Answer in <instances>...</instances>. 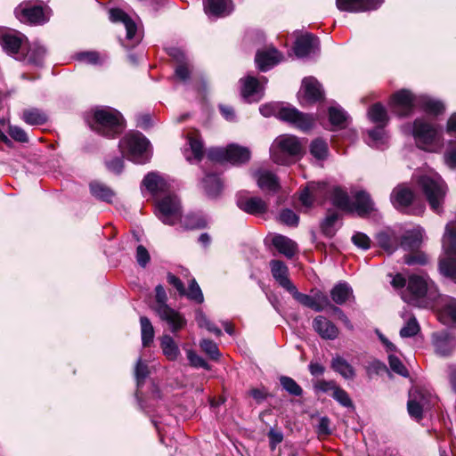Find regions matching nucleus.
<instances>
[{"label":"nucleus","mask_w":456,"mask_h":456,"mask_svg":"<svg viewBox=\"0 0 456 456\" xmlns=\"http://www.w3.org/2000/svg\"><path fill=\"white\" fill-rule=\"evenodd\" d=\"M391 285L402 289V299L409 305L419 307H433L440 294L436 283L427 273H412L406 280L402 274L395 275Z\"/></svg>","instance_id":"1"},{"label":"nucleus","mask_w":456,"mask_h":456,"mask_svg":"<svg viewBox=\"0 0 456 456\" xmlns=\"http://www.w3.org/2000/svg\"><path fill=\"white\" fill-rule=\"evenodd\" d=\"M393 111L400 117L410 115L415 107H419L431 114L444 111V104L426 95L415 96L409 90L403 89L395 93L390 102Z\"/></svg>","instance_id":"2"},{"label":"nucleus","mask_w":456,"mask_h":456,"mask_svg":"<svg viewBox=\"0 0 456 456\" xmlns=\"http://www.w3.org/2000/svg\"><path fill=\"white\" fill-rule=\"evenodd\" d=\"M323 194L329 195L330 201L337 208L349 213L355 212L360 216L368 215L374 208L370 195L362 191L355 193L354 202L350 201L347 192L338 186L328 187L325 184Z\"/></svg>","instance_id":"3"},{"label":"nucleus","mask_w":456,"mask_h":456,"mask_svg":"<svg viewBox=\"0 0 456 456\" xmlns=\"http://www.w3.org/2000/svg\"><path fill=\"white\" fill-rule=\"evenodd\" d=\"M260 113L265 117L275 116L279 119L288 122L301 131L310 130L315 118L313 115L305 114L291 106H281L278 103H268L259 108Z\"/></svg>","instance_id":"4"},{"label":"nucleus","mask_w":456,"mask_h":456,"mask_svg":"<svg viewBox=\"0 0 456 456\" xmlns=\"http://www.w3.org/2000/svg\"><path fill=\"white\" fill-rule=\"evenodd\" d=\"M304 150L300 140L295 135L278 136L271 145L270 155L273 162L279 165H289L299 159Z\"/></svg>","instance_id":"5"},{"label":"nucleus","mask_w":456,"mask_h":456,"mask_svg":"<svg viewBox=\"0 0 456 456\" xmlns=\"http://www.w3.org/2000/svg\"><path fill=\"white\" fill-rule=\"evenodd\" d=\"M90 126L97 133L112 137L121 133L124 128V120L121 114L115 109L102 107L94 111Z\"/></svg>","instance_id":"6"},{"label":"nucleus","mask_w":456,"mask_h":456,"mask_svg":"<svg viewBox=\"0 0 456 456\" xmlns=\"http://www.w3.org/2000/svg\"><path fill=\"white\" fill-rule=\"evenodd\" d=\"M431 208L440 213L447 191V187L442 177L435 172L421 175L418 181Z\"/></svg>","instance_id":"7"},{"label":"nucleus","mask_w":456,"mask_h":456,"mask_svg":"<svg viewBox=\"0 0 456 456\" xmlns=\"http://www.w3.org/2000/svg\"><path fill=\"white\" fill-rule=\"evenodd\" d=\"M150 142L139 132H130L119 142V149L129 160L142 164L148 161Z\"/></svg>","instance_id":"8"},{"label":"nucleus","mask_w":456,"mask_h":456,"mask_svg":"<svg viewBox=\"0 0 456 456\" xmlns=\"http://www.w3.org/2000/svg\"><path fill=\"white\" fill-rule=\"evenodd\" d=\"M412 135L419 148L436 151L442 147V137L436 128L424 119L417 118L411 130Z\"/></svg>","instance_id":"9"},{"label":"nucleus","mask_w":456,"mask_h":456,"mask_svg":"<svg viewBox=\"0 0 456 456\" xmlns=\"http://www.w3.org/2000/svg\"><path fill=\"white\" fill-rule=\"evenodd\" d=\"M155 293L156 304L153 308L159 317L169 325L172 332L183 329L186 324V320L180 313L167 305V296L163 286L158 285L155 288Z\"/></svg>","instance_id":"10"},{"label":"nucleus","mask_w":456,"mask_h":456,"mask_svg":"<svg viewBox=\"0 0 456 456\" xmlns=\"http://www.w3.org/2000/svg\"><path fill=\"white\" fill-rule=\"evenodd\" d=\"M156 215L165 224L175 225L182 219V207L178 197L168 193L157 200Z\"/></svg>","instance_id":"11"},{"label":"nucleus","mask_w":456,"mask_h":456,"mask_svg":"<svg viewBox=\"0 0 456 456\" xmlns=\"http://www.w3.org/2000/svg\"><path fill=\"white\" fill-rule=\"evenodd\" d=\"M208 157L212 160L224 162L227 161L233 165L247 163L251 157L250 151L237 144H230L226 148L211 149Z\"/></svg>","instance_id":"12"},{"label":"nucleus","mask_w":456,"mask_h":456,"mask_svg":"<svg viewBox=\"0 0 456 456\" xmlns=\"http://www.w3.org/2000/svg\"><path fill=\"white\" fill-rule=\"evenodd\" d=\"M298 97L302 105L314 103L323 98L322 87L316 78L305 77L302 81Z\"/></svg>","instance_id":"13"},{"label":"nucleus","mask_w":456,"mask_h":456,"mask_svg":"<svg viewBox=\"0 0 456 456\" xmlns=\"http://www.w3.org/2000/svg\"><path fill=\"white\" fill-rule=\"evenodd\" d=\"M16 18L23 23L42 24L45 22L44 10L41 6L30 4H20L14 10Z\"/></svg>","instance_id":"14"},{"label":"nucleus","mask_w":456,"mask_h":456,"mask_svg":"<svg viewBox=\"0 0 456 456\" xmlns=\"http://www.w3.org/2000/svg\"><path fill=\"white\" fill-rule=\"evenodd\" d=\"M290 294L298 303L304 306L313 309L315 312H321L330 305L329 297L322 291H316L310 296L298 292L296 288Z\"/></svg>","instance_id":"15"},{"label":"nucleus","mask_w":456,"mask_h":456,"mask_svg":"<svg viewBox=\"0 0 456 456\" xmlns=\"http://www.w3.org/2000/svg\"><path fill=\"white\" fill-rule=\"evenodd\" d=\"M110 19L113 22H121L126 30V39L132 41L131 45L138 44L141 40L137 33V27L134 21L122 10L111 9L110 11Z\"/></svg>","instance_id":"16"},{"label":"nucleus","mask_w":456,"mask_h":456,"mask_svg":"<svg viewBox=\"0 0 456 456\" xmlns=\"http://www.w3.org/2000/svg\"><path fill=\"white\" fill-rule=\"evenodd\" d=\"M383 0H336L337 8L341 12H362L375 10Z\"/></svg>","instance_id":"17"},{"label":"nucleus","mask_w":456,"mask_h":456,"mask_svg":"<svg viewBox=\"0 0 456 456\" xmlns=\"http://www.w3.org/2000/svg\"><path fill=\"white\" fill-rule=\"evenodd\" d=\"M432 343L437 354L448 356L456 348V337L445 330L436 332L432 336Z\"/></svg>","instance_id":"18"},{"label":"nucleus","mask_w":456,"mask_h":456,"mask_svg":"<svg viewBox=\"0 0 456 456\" xmlns=\"http://www.w3.org/2000/svg\"><path fill=\"white\" fill-rule=\"evenodd\" d=\"M240 82L241 84L240 94L247 102L260 101L263 97V87L258 79L248 76L240 78Z\"/></svg>","instance_id":"19"},{"label":"nucleus","mask_w":456,"mask_h":456,"mask_svg":"<svg viewBox=\"0 0 456 456\" xmlns=\"http://www.w3.org/2000/svg\"><path fill=\"white\" fill-rule=\"evenodd\" d=\"M237 206L242 211L254 216L266 213L268 205L260 197H247L240 195L237 199Z\"/></svg>","instance_id":"20"},{"label":"nucleus","mask_w":456,"mask_h":456,"mask_svg":"<svg viewBox=\"0 0 456 456\" xmlns=\"http://www.w3.org/2000/svg\"><path fill=\"white\" fill-rule=\"evenodd\" d=\"M318 48V37L306 33L297 38L294 45V53L298 58H304L315 53Z\"/></svg>","instance_id":"21"},{"label":"nucleus","mask_w":456,"mask_h":456,"mask_svg":"<svg viewBox=\"0 0 456 456\" xmlns=\"http://www.w3.org/2000/svg\"><path fill=\"white\" fill-rule=\"evenodd\" d=\"M25 40V36L12 29H0V45L9 53H17Z\"/></svg>","instance_id":"22"},{"label":"nucleus","mask_w":456,"mask_h":456,"mask_svg":"<svg viewBox=\"0 0 456 456\" xmlns=\"http://www.w3.org/2000/svg\"><path fill=\"white\" fill-rule=\"evenodd\" d=\"M271 273L274 280L281 287L291 293L296 286L289 279V269L287 265L280 260H272L270 262Z\"/></svg>","instance_id":"23"},{"label":"nucleus","mask_w":456,"mask_h":456,"mask_svg":"<svg viewBox=\"0 0 456 456\" xmlns=\"http://www.w3.org/2000/svg\"><path fill=\"white\" fill-rule=\"evenodd\" d=\"M257 186L263 191L276 192L280 189V183L277 176L267 169H259L253 173Z\"/></svg>","instance_id":"24"},{"label":"nucleus","mask_w":456,"mask_h":456,"mask_svg":"<svg viewBox=\"0 0 456 456\" xmlns=\"http://www.w3.org/2000/svg\"><path fill=\"white\" fill-rule=\"evenodd\" d=\"M142 184L154 196L162 193H170V183L157 173L148 174L142 180Z\"/></svg>","instance_id":"25"},{"label":"nucleus","mask_w":456,"mask_h":456,"mask_svg":"<svg viewBox=\"0 0 456 456\" xmlns=\"http://www.w3.org/2000/svg\"><path fill=\"white\" fill-rule=\"evenodd\" d=\"M314 330L324 339H335L338 335V330L330 321L323 316H317L313 321Z\"/></svg>","instance_id":"26"},{"label":"nucleus","mask_w":456,"mask_h":456,"mask_svg":"<svg viewBox=\"0 0 456 456\" xmlns=\"http://www.w3.org/2000/svg\"><path fill=\"white\" fill-rule=\"evenodd\" d=\"M423 236L424 230L419 226L407 231L401 239L400 246L406 251H415L420 247Z\"/></svg>","instance_id":"27"},{"label":"nucleus","mask_w":456,"mask_h":456,"mask_svg":"<svg viewBox=\"0 0 456 456\" xmlns=\"http://www.w3.org/2000/svg\"><path fill=\"white\" fill-rule=\"evenodd\" d=\"M205 12L208 16L222 17L232 11V0H205Z\"/></svg>","instance_id":"28"},{"label":"nucleus","mask_w":456,"mask_h":456,"mask_svg":"<svg viewBox=\"0 0 456 456\" xmlns=\"http://www.w3.org/2000/svg\"><path fill=\"white\" fill-rule=\"evenodd\" d=\"M413 191L403 184L396 186L391 193V202L396 208L408 207L413 200Z\"/></svg>","instance_id":"29"},{"label":"nucleus","mask_w":456,"mask_h":456,"mask_svg":"<svg viewBox=\"0 0 456 456\" xmlns=\"http://www.w3.org/2000/svg\"><path fill=\"white\" fill-rule=\"evenodd\" d=\"M282 60V55L276 49H271L265 52H258L256 55V62L262 71H266L279 63Z\"/></svg>","instance_id":"30"},{"label":"nucleus","mask_w":456,"mask_h":456,"mask_svg":"<svg viewBox=\"0 0 456 456\" xmlns=\"http://www.w3.org/2000/svg\"><path fill=\"white\" fill-rule=\"evenodd\" d=\"M169 55L172 56L179 64L175 68V76L182 82H185L190 77L191 70L186 62L184 53L178 48H171Z\"/></svg>","instance_id":"31"},{"label":"nucleus","mask_w":456,"mask_h":456,"mask_svg":"<svg viewBox=\"0 0 456 456\" xmlns=\"http://www.w3.org/2000/svg\"><path fill=\"white\" fill-rule=\"evenodd\" d=\"M272 243L281 254L288 258L293 257L297 251V243L291 239L281 234L274 235Z\"/></svg>","instance_id":"32"},{"label":"nucleus","mask_w":456,"mask_h":456,"mask_svg":"<svg viewBox=\"0 0 456 456\" xmlns=\"http://www.w3.org/2000/svg\"><path fill=\"white\" fill-rule=\"evenodd\" d=\"M439 321L445 325H456V299L447 297L438 312Z\"/></svg>","instance_id":"33"},{"label":"nucleus","mask_w":456,"mask_h":456,"mask_svg":"<svg viewBox=\"0 0 456 456\" xmlns=\"http://www.w3.org/2000/svg\"><path fill=\"white\" fill-rule=\"evenodd\" d=\"M325 183H310L300 193L299 200L305 207H311L314 200L323 193Z\"/></svg>","instance_id":"34"},{"label":"nucleus","mask_w":456,"mask_h":456,"mask_svg":"<svg viewBox=\"0 0 456 456\" xmlns=\"http://www.w3.org/2000/svg\"><path fill=\"white\" fill-rule=\"evenodd\" d=\"M331 369L346 379H353L355 377L354 367L343 357L337 355L331 360Z\"/></svg>","instance_id":"35"},{"label":"nucleus","mask_w":456,"mask_h":456,"mask_svg":"<svg viewBox=\"0 0 456 456\" xmlns=\"http://www.w3.org/2000/svg\"><path fill=\"white\" fill-rule=\"evenodd\" d=\"M332 300L338 305H343L353 297V289L346 282L336 284L330 291Z\"/></svg>","instance_id":"36"},{"label":"nucleus","mask_w":456,"mask_h":456,"mask_svg":"<svg viewBox=\"0 0 456 456\" xmlns=\"http://www.w3.org/2000/svg\"><path fill=\"white\" fill-rule=\"evenodd\" d=\"M425 404V398L419 393L410 394L408 401L409 414L416 419H420Z\"/></svg>","instance_id":"37"},{"label":"nucleus","mask_w":456,"mask_h":456,"mask_svg":"<svg viewBox=\"0 0 456 456\" xmlns=\"http://www.w3.org/2000/svg\"><path fill=\"white\" fill-rule=\"evenodd\" d=\"M22 120L30 126H40L47 122V115L38 109H28L22 112Z\"/></svg>","instance_id":"38"},{"label":"nucleus","mask_w":456,"mask_h":456,"mask_svg":"<svg viewBox=\"0 0 456 456\" xmlns=\"http://www.w3.org/2000/svg\"><path fill=\"white\" fill-rule=\"evenodd\" d=\"M160 347L163 354L169 360L175 361L180 354V350L176 343L169 335H164L160 339Z\"/></svg>","instance_id":"39"},{"label":"nucleus","mask_w":456,"mask_h":456,"mask_svg":"<svg viewBox=\"0 0 456 456\" xmlns=\"http://www.w3.org/2000/svg\"><path fill=\"white\" fill-rule=\"evenodd\" d=\"M203 188L209 197L217 196L223 188L219 177L214 174H209L202 181Z\"/></svg>","instance_id":"40"},{"label":"nucleus","mask_w":456,"mask_h":456,"mask_svg":"<svg viewBox=\"0 0 456 456\" xmlns=\"http://www.w3.org/2000/svg\"><path fill=\"white\" fill-rule=\"evenodd\" d=\"M90 190L94 197L106 202H111L115 196L110 188L98 182L91 183Z\"/></svg>","instance_id":"41"},{"label":"nucleus","mask_w":456,"mask_h":456,"mask_svg":"<svg viewBox=\"0 0 456 456\" xmlns=\"http://www.w3.org/2000/svg\"><path fill=\"white\" fill-rule=\"evenodd\" d=\"M188 144L191 151L194 159L197 161L201 160L204 155L203 142L199 137L197 132H193L187 136Z\"/></svg>","instance_id":"42"},{"label":"nucleus","mask_w":456,"mask_h":456,"mask_svg":"<svg viewBox=\"0 0 456 456\" xmlns=\"http://www.w3.org/2000/svg\"><path fill=\"white\" fill-rule=\"evenodd\" d=\"M368 115L372 122L380 124L382 126H384L388 120L387 110L380 103L373 104L369 109Z\"/></svg>","instance_id":"43"},{"label":"nucleus","mask_w":456,"mask_h":456,"mask_svg":"<svg viewBox=\"0 0 456 456\" xmlns=\"http://www.w3.org/2000/svg\"><path fill=\"white\" fill-rule=\"evenodd\" d=\"M142 343L143 346H149L154 338V329L147 317L140 318Z\"/></svg>","instance_id":"44"},{"label":"nucleus","mask_w":456,"mask_h":456,"mask_svg":"<svg viewBox=\"0 0 456 456\" xmlns=\"http://www.w3.org/2000/svg\"><path fill=\"white\" fill-rule=\"evenodd\" d=\"M310 153L316 159H325L329 153V147L327 142L320 138L314 140L310 144Z\"/></svg>","instance_id":"45"},{"label":"nucleus","mask_w":456,"mask_h":456,"mask_svg":"<svg viewBox=\"0 0 456 456\" xmlns=\"http://www.w3.org/2000/svg\"><path fill=\"white\" fill-rule=\"evenodd\" d=\"M369 138L367 140V143L370 147L374 148H381V146L385 145L387 142L385 131L383 126H378L372 130L368 132Z\"/></svg>","instance_id":"46"},{"label":"nucleus","mask_w":456,"mask_h":456,"mask_svg":"<svg viewBox=\"0 0 456 456\" xmlns=\"http://www.w3.org/2000/svg\"><path fill=\"white\" fill-rule=\"evenodd\" d=\"M329 119L331 125L338 127H344L346 125V113L339 107H330L329 109Z\"/></svg>","instance_id":"47"},{"label":"nucleus","mask_w":456,"mask_h":456,"mask_svg":"<svg viewBox=\"0 0 456 456\" xmlns=\"http://www.w3.org/2000/svg\"><path fill=\"white\" fill-rule=\"evenodd\" d=\"M420 330V327L416 318L410 315L406 321L405 325L400 330V336L402 338H411L418 334Z\"/></svg>","instance_id":"48"},{"label":"nucleus","mask_w":456,"mask_h":456,"mask_svg":"<svg viewBox=\"0 0 456 456\" xmlns=\"http://www.w3.org/2000/svg\"><path fill=\"white\" fill-rule=\"evenodd\" d=\"M280 383L283 389L292 395L300 396L303 394V389L292 378L281 376Z\"/></svg>","instance_id":"49"},{"label":"nucleus","mask_w":456,"mask_h":456,"mask_svg":"<svg viewBox=\"0 0 456 456\" xmlns=\"http://www.w3.org/2000/svg\"><path fill=\"white\" fill-rule=\"evenodd\" d=\"M179 222L182 223L185 229L190 230L204 228L206 226L205 219L197 215H188L183 218L182 217Z\"/></svg>","instance_id":"50"},{"label":"nucleus","mask_w":456,"mask_h":456,"mask_svg":"<svg viewBox=\"0 0 456 456\" xmlns=\"http://www.w3.org/2000/svg\"><path fill=\"white\" fill-rule=\"evenodd\" d=\"M196 322L200 328L207 329L209 332L214 333L216 336L219 337L222 335V330L214 323H212L203 312L198 311L196 313Z\"/></svg>","instance_id":"51"},{"label":"nucleus","mask_w":456,"mask_h":456,"mask_svg":"<svg viewBox=\"0 0 456 456\" xmlns=\"http://www.w3.org/2000/svg\"><path fill=\"white\" fill-rule=\"evenodd\" d=\"M184 296L199 304L204 301L202 291L194 279L190 281L189 288L187 290L185 289Z\"/></svg>","instance_id":"52"},{"label":"nucleus","mask_w":456,"mask_h":456,"mask_svg":"<svg viewBox=\"0 0 456 456\" xmlns=\"http://www.w3.org/2000/svg\"><path fill=\"white\" fill-rule=\"evenodd\" d=\"M338 220V215L336 212H330L327 215L322 224V232L328 235L332 236L335 232V224Z\"/></svg>","instance_id":"53"},{"label":"nucleus","mask_w":456,"mask_h":456,"mask_svg":"<svg viewBox=\"0 0 456 456\" xmlns=\"http://www.w3.org/2000/svg\"><path fill=\"white\" fill-rule=\"evenodd\" d=\"M45 55V49L42 46H35L31 48L27 55V60L34 65H41Z\"/></svg>","instance_id":"54"},{"label":"nucleus","mask_w":456,"mask_h":456,"mask_svg":"<svg viewBox=\"0 0 456 456\" xmlns=\"http://www.w3.org/2000/svg\"><path fill=\"white\" fill-rule=\"evenodd\" d=\"M379 243L382 248L387 251L389 254L396 250L398 245L395 239L390 237L387 233H380L378 237Z\"/></svg>","instance_id":"55"},{"label":"nucleus","mask_w":456,"mask_h":456,"mask_svg":"<svg viewBox=\"0 0 456 456\" xmlns=\"http://www.w3.org/2000/svg\"><path fill=\"white\" fill-rule=\"evenodd\" d=\"M388 362L391 370L395 371V373L403 376V377H408L409 372L406 367L403 365V363L401 362V360L393 354H390L388 356Z\"/></svg>","instance_id":"56"},{"label":"nucleus","mask_w":456,"mask_h":456,"mask_svg":"<svg viewBox=\"0 0 456 456\" xmlns=\"http://www.w3.org/2000/svg\"><path fill=\"white\" fill-rule=\"evenodd\" d=\"M404 263L408 265H424L428 263V256L423 252H415L404 256Z\"/></svg>","instance_id":"57"},{"label":"nucleus","mask_w":456,"mask_h":456,"mask_svg":"<svg viewBox=\"0 0 456 456\" xmlns=\"http://www.w3.org/2000/svg\"><path fill=\"white\" fill-rule=\"evenodd\" d=\"M332 397L345 407H352L353 403L349 395L341 387H337L335 391L332 393Z\"/></svg>","instance_id":"58"},{"label":"nucleus","mask_w":456,"mask_h":456,"mask_svg":"<svg viewBox=\"0 0 456 456\" xmlns=\"http://www.w3.org/2000/svg\"><path fill=\"white\" fill-rule=\"evenodd\" d=\"M298 216L290 209H284L280 214V221L289 226H297Z\"/></svg>","instance_id":"59"},{"label":"nucleus","mask_w":456,"mask_h":456,"mask_svg":"<svg viewBox=\"0 0 456 456\" xmlns=\"http://www.w3.org/2000/svg\"><path fill=\"white\" fill-rule=\"evenodd\" d=\"M200 347L212 359H217L220 355L216 344L209 339H203L200 342Z\"/></svg>","instance_id":"60"},{"label":"nucleus","mask_w":456,"mask_h":456,"mask_svg":"<svg viewBox=\"0 0 456 456\" xmlns=\"http://www.w3.org/2000/svg\"><path fill=\"white\" fill-rule=\"evenodd\" d=\"M10 136L19 142H28V136L24 129L17 126H10L8 131Z\"/></svg>","instance_id":"61"},{"label":"nucleus","mask_w":456,"mask_h":456,"mask_svg":"<svg viewBox=\"0 0 456 456\" xmlns=\"http://www.w3.org/2000/svg\"><path fill=\"white\" fill-rule=\"evenodd\" d=\"M187 358H188L191 365L193 367H197V368L201 367L206 370L209 369V365L208 364V362L202 357L199 356L192 350L187 351Z\"/></svg>","instance_id":"62"},{"label":"nucleus","mask_w":456,"mask_h":456,"mask_svg":"<svg viewBox=\"0 0 456 456\" xmlns=\"http://www.w3.org/2000/svg\"><path fill=\"white\" fill-rule=\"evenodd\" d=\"M352 241L356 247L364 250L370 248V238L362 232H356L354 235H353Z\"/></svg>","instance_id":"63"},{"label":"nucleus","mask_w":456,"mask_h":456,"mask_svg":"<svg viewBox=\"0 0 456 456\" xmlns=\"http://www.w3.org/2000/svg\"><path fill=\"white\" fill-rule=\"evenodd\" d=\"M444 162L450 168L456 167V144L451 143L444 153Z\"/></svg>","instance_id":"64"}]
</instances>
